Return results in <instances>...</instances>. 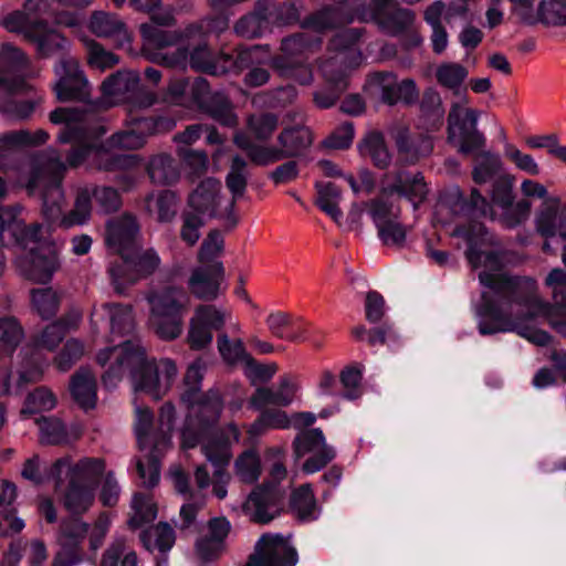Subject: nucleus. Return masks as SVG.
<instances>
[{"instance_id":"1","label":"nucleus","mask_w":566,"mask_h":566,"mask_svg":"<svg viewBox=\"0 0 566 566\" xmlns=\"http://www.w3.org/2000/svg\"><path fill=\"white\" fill-rule=\"evenodd\" d=\"M85 114V109L81 107H56L50 113L49 118L52 124L64 125L57 135V142L70 144L71 148L65 155V163L60 157H54L34 165L27 184L28 195L40 198L42 214L49 221L55 220L61 214V202L64 198L62 181L66 165L77 168L91 157L98 161L106 157L103 164L104 170L123 169L130 165V157L111 153L115 149H138L145 144L144 136L134 127L116 132L103 139L107 133L106 126L84 124Z\"/></svg>"},{"instance_id":"2","label":"nucleus","mask_w":566,"mask_h":566,"mask_svg":"<svg viewBox=\"0 0 566 566\" xmlns=\"http://www.w3.org/2000/svg\"><path fill=\"white\" fill-rule=\"evenodd\" d=\"M479 281L491 290V292H482L481 301L475 306L476 328L481 336L515 332L537 346L551 344L552 335L548 332L520 325L509 311L514 304L537 308L545 305L536 294L537 285L534 279L483 271L479 274Z\"/></svg>"},{"instance_id":"3","label":"nucleus","mask_w":566,"mask_h":566,"mask_svg":"<svg viewBox=\"0 0 566 566\" xmlns=\"http://www.w3.org/2000/svg\"><path fill=\"white\" fill-rule=\"evenodd\" d=\"M151 22L140 24L139 32L144 41L143 56L155 64L177 70H192L207 75L221 74L229 71L238 72L242 65L252 61V51H243L237 57L217 54L214 48L207 42H199L193 48L178 46L174 51H165L175 44L178 35L159 27H168L174 21L170 14L153 13Z\"/></svg>"},{"instance_id":"4","label":"nucleus","mask_w":566,"mask_h":566,"mask_svg":"<svg viewBox=\"0 0 566 566\" xmlns=\"http://www.w3.org/2000/svg\"><path fill=\"white\" fill-rule=\"evenodd\" d=\"M207 370V363L198 357L191 361L184 376L185 389L180 394V402L187 408V417L182 431L184 446L195 448L200 439L211 432L218 424L223 408L220 391L211 388L201 390Z\"/></svg>"},{"instance_id":"5","label":"nucleus","mask_w":566,"mask_h":566,"mask_svg":"<svg viewBox=\"0 0 566 566\" xmlns=\"http://www.w3.org/2000/svg\"><path fill=\"white\" fill-rule=\"evenodd\" d=\"M105 462L98 458H84L72 464L69 457L57 459L48 471V480L53 481L56 489L69 484L64 493L63 504L70 515L81 516L94 501V490L104 474Z\"/></svg>"},{"instance_id":"6","label":"nucleus","mask_w":566,"mask_h":566,"mask_svg":"<svg viewBox=\"0 0 566 566\" xmlns=\"http://www.w3.org/2000/svg\"><path fill=\"white\" fill-rule=\"evenodd\" d=\"M170 104L197 107L224 127H235L238 116L231 101L222 92H211L209 82L199 76L192 82L188 77L170 80L164 96Z\"/></svg>"},{"instance_id":"7","label":"nucleus","mask_w":566,"mask_h":566,"mask_svg":"<svg viewBox=\"0 0 566 566\" xmlns=\"http://www.w3.org/2000/svg\"><path fill=\"white\" fill-rule=\"evenodd\" d=\"M122 360L128 363L135 392L149 395L155 400L161 399L178 374L172 359L148 360L143 347L132 340L124 342V356L119 361Z\"/></svg>"},{"instance_id":"8","label":"nucleus","mask_w":566,"mask_h":566,"mask_svg":"<svg viewBox=\"0 0 566 566\" xmlns=\"http://www.w3.org/2000/svg\"><path fill=\"white\" fill-rule=\"evenodd\" d=\"M185 292L177 286H166L149 295L156 333L160 338L175 339L182 331Z\"/></svg>"},{"instance_id":"9","label":"nucleus","mask_w":566,"mask_h":566,"mask_svg":"<svg viewBox=\"0 0 566 566\" xmlns=\"http://www.w3.org/2000/svg\"><path fill=\"white\" fill-rule=\"evenodd\" d=\"M67 325L62 321L53 322L34 337L31 346L23 347V370L19 373L18 387L41 380L43 375L42 349L54 350L65 338Z\"/></svg>"},{"instance_id":"10","label":"nucleus","mask_w":566,"mask_h":566,"mask_svg":"<svg viewBox=\"0 0 566 566\" xmlns=\"http://www.w3.org/2000/svg\"><path fill=\"white\" fill-rule=\"evenodd\" d=\"M159 264L160 258L154 249L142 252L138 245L111 264L108 272L114 290L124 293L127 286L150 276Z\"/></svg>"},{"instance_id":"11","label":"nucleus","mask_w":566,"mask_h":566,"mask_svg":"<svg viewBox=\"0 0 566 566\" xmlns=\"http://www.w3.org/2000/svg\"><path fill=\"white\" fill-rule=\"evenodd\" d=\"M311 46L312 40L304 33L287 35L281 41V54L271 57V66L281 76L293 78L302 85L310 84L313 76L305 52Z\"/></svg>"},{"instance_id":"12","label":"nucleus","mask_w":566,"mask_h":566,"mask_svg":"<svg viewBox=\"0 0 566 566\" xmlns=\"http://www.w3.org/2000/svg\"><path fill=\"white\" fill-rule=\"evenodd\" d=\"M479 114L473 108L453 104L448 115V140L458 144V151L471 155L485 146V137L478 129Z\"/></svg>"},{"instance_id":"13","label":"nucleus","mask_w":566,"mask_h":566,"mask_svg":"<svg viewBox=\"0 0 566 566\" xmlns=\"http://www.w3.org/2000/svg\"><path fill=\"white\" fill-rule=\"evenodd\" d=\"M355 59L346 61L345 56L327 57L319 70L325 80L322 88L313 94L315 105L321 109L333 107L348 87V75L355 70Z\"/></svg>"},{"instance_id":"14","label":"nucleus","mask_w":566,"mask_h":566,"mask_svg":"<svg viewBox=\"0 0 566 566\" xmlns=\"http://www.w3.org/2000/svg\"><path fill=\"white\" fill-rule=\"evenodd\" d=\"M55 73L59 80L54 85V92L59 102L94 105L91 99V84L76 60L71 57L60 60L55 66Z\"/></svg>"},{"instance_id":"15","label":"nucleus","mask_w":566,"mask_h":566,"mask_svg":"<svg viewBox=\"0 0 566 566\" xmlns=\"http://www.w3.org/2000/svg\"><path fill=\"white\" fill-rule=\"evenodd\" d=\"M104 96L133 98L140 108H148L157 102V95L145 88L136 71H117L107 76L101 85Z\"/></svg>"},{"instance_id":"16","label":"nucleus","mask_w":566,"mask_h":566,"mask_svg":"<svg viewBox=\"0 0 566 566\" xmlns=\"http://www.w3.org/2000/svg\"><path fill=\"white\" fill-rule=\"evenodd\" d=\"M514 181L512 175H501L494 179L490 192L491 203L502 209V220L507 228H515L524 222L532 207L527 199L514 202Z\"/></svg>"},{"instance_id":"17","label":"nucleus","mask_w":566,"mask_h":566,"mask_svg":"<svg viewBox=\"0 0 566 566\" xmlns=\"http://www.w3.org/2000/svg\"><path fill=\"white\" fill-rule=\"evenodd\" d=\"M90 524L81 516L70 515L61 521L59 530L60 551L53 559V566H75L82 562V544L87 536Z\"/></svg>"},{"instance_id":"18","label":"nucleus","mask_w":566,"mask_h":566,"mask_svg":"<svg viewBox=\"0 0 566 566\" xmlns=\"http://www.w3.org/2000/svg\"><path fill=\"white\" fill-rule=\"evenodd\" d=\"M18 268L29 281L39 284L51 282L60 268V260L53 243L38 244L18 258Z\"/></svg>"},{"instance_id":"19","label":"nucleus","mask_w":566,"mask_h":566,"mask_svg":"<svg viewBox=\"0 0 566 566\" xmlns=\"http://www.w3.org/2000/svg\"><path fill=\"white\" fill-rule=\"evenodd\" d=\"M428 191L423 174L420 171L412 174L406 169L385 174L380 187L382 197L397 195L400 198H406L412 203L415 210L426 201Z\"/></svg>"},{"instance_id":"20","label":"nucleus","mask_w":566,"mask_h":566,"mask_svg":"<svg viewBox=\"0 0 566 566\" xmlns=\"http://www.w3.org/2000/svg\"><path fill=\"white\" fill-rule=\"evenodd\" d=\"M280 493L272 483L255 486L243 503V511L256 524H269L280 515Z\"/></svg>"},{"instance_id":"21","label":"nucleus","mask_w":566,"mask_h":566,"mask_svg":"<svg viewBox=\"0 0 566 566\" xmlns=\"http://www.w3.org/2000/svg\"><path fill=\"white\" fill-rule=\"evenodd\" d=\"M224 326L223 314L213 305H199L195 317L191 318L188 332V343L191 349L201 350L211 344L212 331Z\"/></svg>"},{"instance_id":"22","label":"nucleus","mask_w":566,"mask_h":566,"mask_svg":"<svg viewBox=\"0 0 566 566\" xmlns=\"http://www.w3.org/2000/svg\"><path fill=\"white\" fill-rule=\"evenodd\" d=\"M31 85L23 76L9 78L2 75V116L11 119H27L35 109L36 103L33 99L21 98L18 94L27 93Z\"/></svg>"},{"instance_id":"23","label":"nucleus","mask_w":566,"mask_h":566,"mask_svg":"<svg viewBox=\"0 0 566 566\" xmlns=\"http://www.w3.org/2000/svg\"><path fill=\"white\" fill-rule=\"evenodd\" d=\"M282 543L283 537L280 534H263L244 566H295L298 560L295 548L287 547L283 554L275 552L276 546Z\"/></svg>"},{"instance_id":"24","label":"nucleus","mask_w":566,"mask_h":566,"mask_svg":"<svg viewBox=\"0 0 566 566\" xmlns=\"http://www.w3.org/2000/svg\"><path fill=\"white\" fill-rule=\"evenodd\" d=\"M371 83L381 90V101L387 105L402 102L406 105L415 104L419 98V90L412 78H405L397 83L396 76L390 72H376L371 75Z\"/></svg>"},{"instance_id":"25","label":"nucleus","mask_w":566,"mask_h":566,"mask_svg":"<svg viewBox=\"0 0 566 566\" xmlns=\"http://www.w3.org/2000/svg\"><path fill=\"white\" fill-rule=\"evenodd\" d=\"M22 210L21 205L2 206V235L9 232L14 242L23 249L29 243L41 244L42 226L36 222L28 226L20 218Z\"/></svg>"},{"instance_id":"26","label":"nucleus","mask_w":566,"mask_h":566,"mask_svg":"<svg viewBox=\"0 0 566 566\" xmlns=\"http://www.w3.org/2000/svg\"><path fill=\"white\" fill-rule=\"evenodd\" d=\"M224 277L222 262H213L196 268L189 277V289L199 300L213 301L218 297Z\"/></svg>"},{"instance_id":"27","label":"nucleus","mask_w":566,"mask_h":566,"mask_svg":"<svg viewBox=\"0 0 566 566\" xmlns=\"http://www.w3.org/2000/svg\"><path fill=\"white\" fill-rule=\"evenodd\" d=\"M231 531V524L224 516L212 517L208 521V535L196 541L195 548L203 562L217 559L223 548L224 541Z\"/></svg>"},{"instance_id":"28","label":"nucleus","mask_w":566,"mask_h":566,"mask_svg":"<svg viewBox=\"0 0 566 566\" xmlns=\"http://www.w3.org/2000/svg\"><path fill=\"white\" fill-rule=\"evenodd\" d=\"M138 232L139 224L136 217L124 214L120 219L107 226L106 243L120 258L138 247Z\"/></svg>"},{"instance_id":"29","label":"nucleus","mask_w":566,"mask_h":566,"mask_svg":"<svg viewBox=\"0 0 566 566\" xmlns=\"http://www.w3.org/2000/svg\"><path fill=\"white\" fill-rule=\"evenodd\" d=\"M90 29L99 38H114L117 49L130 50L133 41L132 33L116 14L105 11H95L90 20Z\"/></svg>"},{"instance_id":"30","label":"nucleus","mask_w":566,"mask_h":566,"mask_svg":"<svg viewBox=\"0 0 566 566\" xmlns=\"http://www.w3.org/2000/svg\"><path fill=\"white\" fill-rule=\"evenodd\" d=\"M105 317L109 321L113 334L125 335L133 329V306L129 304L103 303L99 306L94 305L90 317L91 324L97 327L98 322Z\"/></svg>"},{"instance_id":"31","label":"nucleus","mask_w":566,"mask_h":566,"mask_svg":"<svg viewBox=\"0 0 566 566\" xmlns=\"http://www.w3.org/2000/svg\"><path fill=\"white\" fill-rule=\"evenodd\" d=\"M270 333L283 340L302 343L307 339V325L301 317L282 311L271 312L265 319Z\"/></svg>"},{"instance_id":"32","label":"nucleus","mask_w":566,"mask_h":566,"mask_svg":"<svg viewBox=\"0 0 566 566\" xmlns=\"http://www.w3.org/2000/svg\"><path fill=\"white\" fill-rule=\"evenodd\" d=\"M27 41L36 46V52L41 57H49L64 51L67 44V39L43 19L38 20L35 24L29 28Z\"/></svg>"},{"instance_id":"33","label":"nucleus","mask_w":566,"mask_h":566,"mask_svg":"<svg viewBox=\"0 0 566 566\" xmlns=\"http://www.w3.org/2000/svg\"><path fill=\"white\" fill-rule=\"evenodd\" d=\"M399 160L406 165H415L419 159L428 157L433 150L430 136L424 134L411 135L408 129L399 130L395 136Z\"/></svg>"},{"instance_id":"34","label":"nucleus","mask_w":566,"mask_h":566,"mask_svg":"<svg viewBox=\"0 0 566 566\" xmlns=\"http://www.w3.org/2000/svg\"><path fill=\"white\" fill-rule=\"evenodd\" d=\"M484 234H486V227L482 223L470 226L467 230L465 239L468 242V248L465 251V256L468 262L473 269H478L483 265L492 270H500L502 268L501 253L495 250L484 252L476 244V239L479 237H483Z\"/></svg>"},{"instance_id":"35","label":"nucleus","mask_w":566,"mask_h":566,"mask_svg":"<svg viewBox=\"0 0 566 566\" xmlns=\"http://www.w3.org/2000/svg\"><path fill=\"white\" fill-rule=\"evenodd\" d=\"M72 399L85 411L94 409L97 402V382L88 367H80L71 377Z\"/></svg>"},{"instance_id":"36","label":"nucleus","mask_w":566,"mask_h":566,"mask_svg":"<svg viewBox=\"0 0 566 566\" xmlns=\"http://www.w3.org/2000/svg\"><path fill=\"white\" fill-rule=\"evenodd\" d=\"M357 149L363 158H368L378 169H387L392 160L386 138L380 130H369L358 142Z\"/></svg>"},{"instance_id":"37","label":"nucleus","mask_w":566,"mask_h":566,"mask_svg":"<svg viewBox=\"0 0 566 566\" xmlns=\"http://www.w3.org/2000/svg\"><path fill=\"white\" fill-rule=\"evenodd\" d=\"M268 0H258L253 10L241 17L234 25L235 33L247 38H261L271 28L269 20Z\"/></svg>"},{"instance_id":"38","label":"nucleus","mask_w":566,"mask_h":566,"mask_svg":"<svg viewBox=\"0 0 566 566\" xmlns=\"http://www.w3.org/2000/svg\"><path fill=\"white\" fill-rule=\"evenodd\" d=\"M277 143L283 153V159L302 156L313 144V136L306 126L295 125L282 129Z\"/></svg>"},{"instance_id":"39","label":"nucleus","mask_w":566,"mask_h":566,"mask_svg":"<svg viewBox=\"0 0 566 566\" xmlns=\"http://www.w3.org/2000/svg\"><path fill=\"white\" fill-rule=\"evenodd\" d=\"M219 186V181L213 178L202 180L188 197V206L192 212L214 218Z\"/></svg>"},{"instance_id":"40","label":"nucleus","mask_w":566,"mask_h":566,"mask_svg":"<svg viewBox=\"0 0 566 566\" xmlns=\"http://www.w3.org/2000/svg\"><path fill=\"white\" fill-rule=\"evenodd\" d=\"M243 51H252L253 52L252 61L250 63H248L244 66L242 65V67L240 70H238V72L229 71V72H224L221 74H214L213 76L239 75L244 70L249 69V72L245 74V77H244V82L248 86L258 87V86L265 84L270 78L269 71L264 67L254 66L255 64L260 63L261 48L259 45H252L249 48H239V49L233 50L230 53L224 52V51H218L214 49V52L217 54H224V55H228L231 57H234V56L237 57V55H239Z\"/></svg>"},{"instance_id":"41","label":"nucleus","mask_w":566,"mask_h":566,"mask_svg":"<svg viewBox=\"0 0 566 566\" xmlns=\"http://www.w3.org/2000/svg\"><path fill=\"white\" fill-rule=\"evenodd\" d=\"M364 34L363 28H347L336 33L328 43L329 51L335 52L331 57L345 56L346 61L355 59V69L359 66L361 54L355 50Z\"/></svg>"},{"instance_id":"42","label":"nucleus","mask_w":566,"mask_h":566,"mask_svg":"<svg viewBox=\"0 0 566 566\" xmlns=\"http://www.w3.org/2000/svg\"><path fill=\"white\" fill-rule=\"evenodd\" d=\"M217 428V424L213 427L211 432L200 439V441L197 443L199 444L202 440L208 439V443L203 447L205 454L208 459V461L216 468L214 470V476L216 478H222L227 475L226 467L229 464L230 461V453H229V441L228 438L224 436H214V430Z\"/></svg>"},{"instance_id":"43","label":"nucleus","mask_w":566,"mask_h":566,"mask_svg":"<svg viewBox=\"0 0 566 566\" xmlns=\"http://www.w3.org/2000/svg\"><path fill=\"white\" fill-rule=\"evenodd\" d=\"M169 437L160 433L155 437L153 446L147 454V469L143 461L138 460L136 464L137 473L144 480V485L148 489L155 488L160 480V446H167Z\"/></svg>"},{"instance_id":"44","label":"nucleus","mask_w":566,"mask_h":566,"mask_svg":"<svg viewBox=\"0 0 566 566\" xmlns=\"http://www.w3.org/2000/svg\"><path fill=\"white\" fill-rule=\"evenodd\" d=\"M147 174L154 184L174 185L180 178L176 160L169 154H158L150 157Z\"/></svg>"},{"instance_id":"45","label":"nucleus","mask_w":566,"mask_h":566,"mask_svg":"<svg viewBox=\"0 0 566 566\" xmlns=\"http://www.w3.org/2000/svg\"><path fill=\"white\" fill-rule=\"evenodd\" d=\"M315 189L317 192L315 200L317 208L326 213L333 221L339 223L343 219V211L339 208V200L342 198L340 188L332 181H317Z\"/></svg>"},{"instance_id":"46","label":"nucleus","mask_w":566,"mask_h":566,"mask_svg":"<svg viewBox=\"0 0 566 566\" xmlns=\"http://www.w3.org/2000/svg\"><path fill=\"white\" fill-rule=\"evenodd\" d=\"M452 205L465 217H486L492 211L490 201L476 188H472L469 197L458 188Z\"/></svg>"},{"instance_id":"47","label":"nucleus","mask_w":566,"mask_h":566,"mask_svg":"<svg viewBox=\"0 0 566 566\" xmlns=\"http://www.w3.org/2000/svg\"><path fill=\"white\" fill-rule=\"evenodd\" d=\"M247 160L240 155L231 159L229 172L226 176V186L232 195V200L237 202L242 199L248 187Z\"/></svg>"},{"instance_id":"48","label":"nucleus","mask_w":566,"mask_h":566,"mask_svg":"<svg viewBox=\"0 0 566 566\" xmlns=\"http://www.w3.org/2000/svg\"><path fill=\"white\" fill-rule=\"evenodd\" d=\"M502 169V161L499 155L491 151L479 154L476 163L472 170V180L476 185H484L491 180L494 181Z\"/></svg>"},{"instance_id":"49","label":"nucleus","mask_w":566,"mask_h":566,"mask_svg":"<svg viewBox=\"0 0 566 566\" xmlns=\"http://www.w3.org/2000/svg\"><path fill=\"white\" fill-rule=\"evenodd\" d=\"M266 7L269 8L268 15L271 27L290 25L300 21V10L294 0H268Z\"/></svg>"},{"instance_id":"50","label":"nucleus","mask_w":566,"mask_h":566,"mask_svg":"<svg viewBox=\"0 0 566 566\" xmlns=\"http://www.w3.org/2000/svg\"><path fill=\"white\" fill-rule=\"evenodd\" d=\"M352 335L356 340H366L371 347L385 345L389 339L396 338L394 326L388 321H384L381 325L370 329L358 325L352 329Z\"/></svg>"},{"instance_id":"51","label":"nucleus","mask_w":566,"mask_h":566,"mask_svg":"<svg viewBox=\"0 0 566 566\" xmlns=\"http://www.w3.org/2000/svg\"><path fill=\"white\" fill-rule=\"evenodd\" d=\"M559 205V198H551L536 218L537 232L545 239L557 234Z\"/></svg>"},{"instance_id":"52","label":"nucleus","mask_w":566,"mask_h":566,"mask_svg":"<svg viewBox=\"0 0 566 566\" xmlns=\"http://www.w3.org/2000/svg\"><path fill=\"white\" fill-rule=\"evenodd\" d=\"M92 195L87 189L77 192L74 208L63 217L62 224L65 228L86 223L92 212Z\"/></svg>"},{"instance_id":"53","label":"nucleus","mask_w":566,"mask_h":566,"mask_svg":"<svg viewBox=\"0 0 566 566\" xmlns=\"http://www.w3.org/2000/svg\"><path fill=\"white\" fill-rule=\"evenodd\" d=\"M279 125V117L274 113L265 112L251 115L248 118V129L259 142H268Z\"/></svg>"},{"instance_id":"54","label":"nucleus","mask_w":566,"mask_h":566,"mask_svg":"<svg viewBox=\"0 0 566 566\" xmlns=\"http://www.w3.org/2000/svg\"><path fill=\"white\" fill-rule=\"evenodd\" d=\"M31 302L38 314L42 318L49 319L56 314L60 298L51 287L33 289L31 291Z\"/></svg>"},{"instance_id":"55","label":"nucleus","mask_w":566,"mask_h":566,"mask_svg":"<svg viewBox=\"0 0 566 566\" xmlns=\"http://www.w3.org/2000/svg\"><path fill=\"white\" fill-rule=\"evenodd\" d=\"M132 124L145 140L147 136L170 130L174 126L171 118L157 114L133 117Z\"/></svg>"},{"instance_id":"56","label":"nucleus","mask_w":566,"mask_h":566,"mask_svg":"<svg viewBox=\"0 0 566 566\" xmlns=\"http://www.w3.org/2000/svg\"><path fill=\"white\" fill-rule=\"evenodd\" d=\"M234 465L237 475L244 483L252 484L256 482L261 475L260 457L253 450H245L235 460Z\"/></svg>"},{"instance_id":"57","label":"nucleus","mask_w":566,"mask_h":566,"mask_svg":"<svg viewBox=\"0 0 566 566\" xmlns=\"http://www.w3.org/2000/svg\"><path fill=\"white\" fill-rule=\"evenodd\" d=\"M30 65L28 55L19 48L8 42H2V75L6 72L22 74ZM21 76V75H18Z\"/></svg>"},{"instance_id":"58","label":"nucleus","mask_w":566,"mask_h":566,"mask_svg":"<svg viewBox=\"0 0 566 566\" xmlns=\"http://www.w3.org/2000/svg\"><path fill=\"white\" fill-rule=\"evenodd\" d=\"M537 21L545 25H566V2L563 0H541Z\"/></svg>"},{"instance_id":"59","label":"nucleus","mask_w":566,"mask_h":566,"mask_svg":"<svg viewBox=\"0 0 566 566\" xmlns=\"http://www.w3.org/2000/svg\"><path fill=\"white\" fill-rule=\"evenodd\" d=\"M420 109L433 128H439L442 125L444 111L442 108L441 97L432 87H428L423 92Z\"/></svg>"},{"instance_id":"60","label":"nucleus","mask_w":566,"mask_h":566,"mask_svg":"<svg viewBox=\"0 0 566 566\" xmlns=\"http://www.w3.org/2000/svg\"><path fill=\"white\" fill-rule=\"evenodd\" d=\"M24 338V329L14 316L2 315V356L11 355Z\"/></svg>"},{"instance_id":"61","label":"nucleus","mask_w":566,"mask_h":566,"mask_svg":"<svg viewBox=\"0 0 566 566\" xmlns=\"http://www.w3.org/2000/svg\"><path fill=\"white\" fill-rule=\"evenodd\" d=\"M55 405L56 398L53 392L45 387H39L27 396L22 413L35 415L44 410H51Z\"/></svg>"},{"instance_id":"62","label":"nucleus","mask_w":566,"mask_h":566,"mask_svg":"<svg viewBox=\"0 0 566 566\" xmlns=\"http://www.w3.org/2000/svg\"><path fill=\"white\" fill-rule=\"evenodd\" d=\"M87 62L91 67L105 71L112 69L119 63V56L106 50L101 43L95 40H90L86 43Z\"/></svg>"},{"instance_id":"63","label":"nucleus","mask_w":566,"mask_h":566,"mask_svg":"<svg viewBox=\"0 0 566 566\" xmlns=\"http://www.w3.org/2000/svg\"><path fill=\"white\" fill-rule=\"evenodd\" d=\"M291 507L301 520L312 518L316 510V501L310 484L301 485L291 496Z\"/></svg>"},{"instance_id":"64","label":"nucleus","mask_w":566,"mask_h":566,"mask_svg":"<svg viewBox=\"0 0 566 566\" xmlns=\"http://www.w3.org/2000/svg\"><path fill=\"white\" fill-rule=\"evenodd\" d=\"M326 444L325 436L319 428L306 429L298 433L293 441V449L296 457H303L307 452Z\"/></svg>"}]
</instances>
